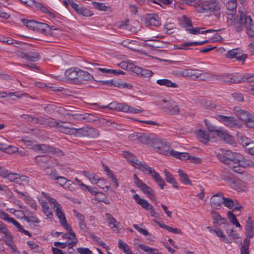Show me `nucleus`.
<instances>
[{
	"mask_svg": "<svg viewBox=\"0 0 254 254\" xmlns=\"http://www.w3.org/2000/svg\"><path fill=\"white\" fill-rule=\"evenodd\" d=\"M0 218L9 223H12L15 226L18 225V222L14 218L9 217L8 215L1 209H0Z\"/></svg>",
	"mask_w": 254,
	"mask_h": 254,
	"instance_id": "2f4dec72",
	"label": "nucleus"
},
{
	"mask_svg": "<svg viewBox=\"0 0 254 254\" xmlns=\"http://www.w3.org/2000/svg\"><path fill=\"white\" fill-rule=\"evenodd\" d=\"M227 216L231 223L235 225L236 227L239 228L241 230L242 229V226L238 222L236 216L232 212L228 211Z\"/></svg>",
	"mask_w": 254,
	"mask_h": 254,
	"instance_id": "58836bf2",
	"label": "nucleus"
},
{
	"mask_svg": "<svg viewBox=\"0 0 254 254\" xmlns=\"http://www.w3.org/2000/svg\"><path fill=\"white\" fill-rule=\"evenodd\" d=\"M254 228L252 219L249 217L246 225V235L247 237L252 238L254 235Z\"/></svg>",
	"mask_w": 254,
	"mask_h": 254,
	"instance_id": "5701e85b",
	"label": "nucleus"
},
{
	"mask_svg": "<svg viewBox=\"0 0 254 254\" xmlns=\"http://www.w3.org/2000/svg\"><path fill=\"white\" fill-rule=\"evenodd\" d=\"M138 247L147 254H161L160 252H158V250L157 249L150 248V247L144 244H139L138 245Z\"/></svg>",
	"mask_w": 254,
	"mask_h": 254,
	"instance_id": "e433bc0d",
	"label": "nucleus"
},
{
	"mask_svg": "<svg viewBox=\"0 0 254 254\" xmlns=\"http://www.w3.org/2000/svg\"><path fill=\"white\" fill-rule=\"evenodd\" d=\"M172 156L181 160H187L190 158V155L188 153L179 152L176 151H172Z\"/></svg>",
	"mask_w": 254,
	"mask_h": 254,
	"instance_id": "473e14b6",
	"label": "nucleus"
},
{
	"mask_svg": "<svg viewBox=\"0 0 254 254\" xmlns=\"http://www.w3.org/2000/svg\"><path fill=\"white\" fill-rule=\"evenodd\" d=\"M61 208L62 207H56V215L59 219V222L64 229H70L71 225L67 223Z\"/></svg>",
	"mask_w": 254,
	"mask_h": 254,
	"instance_id": "ddd939ff",
	"label": "nucleus"
},
{
	"mask_svg": "<svg viewBox=\"0 0 254 254\" xmlns=\"http://www.w3.org/2000/svg\"><path fill=\"white\" fill-rule=\"evenodd\" d=\"M156 82L158 84L160 85L165 86L167 87H178V84L177 83H174L172 82L171 80L167 79H158L156 81Z\"/></svg>",
	"mask_w": 254,
	"mask_h": 254,
	"instance_id": "c85d7f7f",
	"label": "nucleus"
},
{
	"mask_svg": "<svg viewBox=\"0 0 254 254\" xmlns=\"http://www.w3.org/2000/svg\"><path fill=\"white\" fill-rule=\"evenodd\" d=\"M245 27L249 37L254 39V23L250 16L245 17Z\"/></svg>",
	"mask_w": 254,
	"mask_h": 254,
	"instance_id": "9b49d317",
	"label": "nucleus"
},
{
	"mask_svg": "<svg viewBox=\"0 0 254 254\" xmlns=\"http://www.w3.org/2000/svg\"><path fill=\"white\" fill-rule=\"evenodd\" d=\"M15 191L18 194H19L20 197L25 201L27 204L30 205L31 206H33L34 204V201L29 196L27 192H22L18 191L17 190H16Z\"/></svg>",
	"mask_w": 254,
	"mask_h": 254,
	"instance_id": "bb28decb",
	"label": "nucleus"
},
{
	"mask_svg": "<svg viewBox=\"0 0 254 254\" xmlns=\"http://www.w3.org/2000/svg\"><path fill=\"white\" fill-rule=\"evenodd\" d=\"M20 58L33 62L38 61L40 58V54L36 52H29L28 53L20 52L18 54Z\"/></svg>",
	"mask_w": 254,
	"mask_h": 254,
	"instance_id": "9d476101",
	"label": "nucleus"
},
{
	"mask_svg": "<svg viewBox=\"0 0 254 254\" xmlns=\"http://www.w3.org/2000/svg\"><path fill=\"white\" fill-rule=\"evenodd\" d=\"M60 122L51 118H46L45 124L44 126L49 127H57L60 126Z\"/></svg>",
	"mask_w": 254,
	"mask_h": 254,
	"instance_id": "c03bdc74",
	"label": "nucleus"
},
{
	"mask_svg": "<svg viewBox=\"0 0 254 254\" xmlns=\"http://www.w3.org/2000/svg\"><path fill=\"white\" fill-rule=\"evenodd\" d=\"M7 210L10 213H13L17 218H22L26 217L25 213L22 210H14L12 208L8 209Z\"/></svg>",
	"mask_w": 254,
	"mask_h": 254,
	"instance_id": "4d7b16f0",
	"label": "nucleus"
},
{
	"mask_svg": "<svg viewBox=\"0 0 254 254\" xmlns=\"http://www.w3.org/2000/svg\"><path fill=\"white\" fill-rule=\"evenodd\" d=\"M196 10L200 13H203L206 11L214 12L215 16L219 18L220 16V6L219 2L217 0L210 1L198 0L194 4Z\"/></svg>",
	"mask_w": 254,
	"mask_h": 254,
	"instance_id": "f257e3e1",
	"label": "nucleus"
},
{
	"mask_svg": "<svg viewBox=\"0 0 254 254\" xmlns=\"http://www.w3.org/2000/svg\"><path fill=\"white\" fill-rule=\"evenodd\" d=\"M162 140L163 139H160L157 137H153L151 136L148 146L154 148L156 151H157V150L160 147V145H162L161 142Z\"/></svg>",
	"mask_w": 254,
	"mask_h": 254,
	"instance_id": "7c9ffc66",
	"label": "nucleus"
},
{
	"mask_svg": "<svg viewBox=\"0 0 254 254\" xmlns=\"http://www.w3.org/2000/svg\"><path fill=\"white\" fill-rule=\"evenodd\" d=\"M217 119L229 127L240 128L241 124L233 116L218 115Z\"/></svg>",
	"mask_w": 254,
	"mask_h": 254,
	"instance_id": "7ed1b4c3",
	"label": "nucleus"
},
{
	"mask_svg": "<svg viewBox=\"0 0 254 254\" xmlns=\"http://www.w3.org/2000/svg\"><path fill=\"white\" fill-rule=\"evenodd\" d=\"M118 111H121L124 112L129 113L130 106H128L125 104L120 103L117 105Z\"/></svg>",
	"mask_w": 254,
	"mask_h": 254,
	"instance_id": "69168bd1",
	"label": "nucleus"
},
{
	"mask_svg": "<svg viewBox=\"0 0 254 254\" xmlns=\"http://www.w3.org/2000/svg\"><path fill=\"white\" fill-rule=\"evenodd\" d=\"M230 225L227 227H226L225 230L226 232L234 240L237 241L239 238V235L234 231L233 228L230 229Z\"/></svg>",
	"mask_w": 254,
	"mask_h": 254,
	"instance_id": "8fccbe9b",
	"label": "nucleus"
},
{
	"mask_svg": "<svg viewBox=\"0 0 254 254\" xmlns=\"http://www.w3.org/2000/svg\"><path fill=\"white\" fill-rule=\"evenodd\" d=\"M227 165H229L230 167L232 165H237L244 168L248 166H254V163L252 161L246 159L241 154L235 153L227 160Z\"/></svg>",
	"mask_w": 254,
	"mask_h": 254,
	"instance_id": "f03ea898",
	"label": "nucleus"
},
{
	"mask_svg": "<svg viewBox=\"0 0 254 254\" xmlns=\"http://www.w3.org/2000/svg\"><path fill=\"white\" fill-rule=\"evenodd\" d=\"M80 69L78 68H69L65 72V75L70 79H76L78 80V73Z\"/></svg>",
	"mask_w": 254,
	"mask_h": 254,
	"instance_id": "b1692460",
	"label": "nucleus"
},
{
	"mask_svg": "<svg viewBox=\"0 0 254 254\" xmlns=\"http://www.w3.org/2000/svg\"><path fill=\"white\" fill-rule=\"evenodd\" d=\"M133 198L137 204L141 206H149V203L147 201L144 199L141 198L138 194H134L133 195Z\"/></svg>",
	"mask_w": 254,
	"mask_h": 254,
	"instance_id": "864d4df0",
	"label": "nucleus"
},
{
	"mask_svg": "<svg viewBox=\"0 0 254 254\" xmlns=\"http://www.w3.org/2000/svg\"><path fill=\"white\" fill-rule=\"evenodd\" d=\"M70 116L74 117V119L79 121L86 120L87 121H89L91 119L90 117H92V115L91 114H89L88 113H84L83 114H72Z\"/></svg>",
	"mask_w": 254,
	"mask_h": 254,
	"instance_id": "c9c22d12",
	"label": "nucleus"
},
{
	"mask_svg": "<svg viewBox=\"0 0 254 254\" xmlns=\"http://www.w3.org/2000/svg\"><path fill=\"white\" fill-rule=\"evenodd\" d=\"M164 173L166 181L168 183L172 184L173 185V187L175 188H178V184L177 182L175 181L173 176L169 172H168V171L166 169L164 170Z\"/></svg>",
	"mask_w": 254,
	"mask_h": 254,
	"instance_id": "4c0bfd02",
	"label": "nucleus"
},
{
	"mask_svg": "<svg viewBox=\"0 0 254 254\" xmlns=\"http://www.w3.org/2000/svg\"><path fill=\"white\" fill-rule=\"evenodd\" d=\"M240 144L243 146H253L254 142L251 139L245 136H241L238 140Z\"/></svg>",
	"mask_w": 254,
	"mask_h": 254,
	"instance_id": "37998d69",
	"label": "nucleus"
},
{
	"mask_svg": "<svg viewBox=\"0 0 254 254\" xmlns=\"http://www.w3.org/2000/svg\"><path fill=\"white\" fill-rule=\"evenodd\" d=\"M118 247L120 250L123 251L125 254H134L128 244L121 239L118 241Z\"/></svg>",
	"mask_w": 254,
	"mask_h": 254,
	"instance_id": "a878e982",
	"label": "nucleus"
},
{
	"mask_svg": "<svg viewBox=\"0 0 254 254\" xmlns=\"http://www.w3.org/2000/svg\"><path fill=\"white\" fill-rule=\"evenodd\" d=\"M96 198L98 201H102L106 204H109L110 201L105 197V194L103 192H97Z\"/></svg>",
	"mask_w": 254,
	"mask_h": 254,
	"instance_id": "13d9d810",
	"label": "nucleus"
},
{
	"mask_svg": "<svg viewBox=\"0 0 254 254\" xmlns=\"http://www.w3.org/2000/svg\"><path fill=\"white\" fill-rule=\"evenodd\" d=\"M35 160L36 163L39 166H44L45 164H47L49 167L52 166L51 162L54 160L47 155L37 156Z\"/></svg>",
	"mask_w": 254,
	"mask_h": 254,
	"instance_id": "2eb2a0df",
	"label": "nucleus"
},
{
	"mask_svg": "<svg viewBox=\"0 0 254 254\" xmlns=\"http://www.w3.org/2000/svg\"><path fill=\"white\" fill-rule=\"evenodd\" d=\"M21 21L29 29L32 30H36L38 22L32 20H28L25 18L22 19Z\"/></svg>",
	"mask_w": 254,
	"mask_h": 254,
	"instance_id": "f704fd0d",
	"label": "nucleus"
},
{
	"mask_svg": "<svg viewBox=\"0 0 254 254\" xmlns=\"http://www.w3.org/2000/svg\"><path fill=\"white\" fill-rule=\"evenodd\" d=\"M151 137V136L147 134L140 133L138 141L148 146L149 141H150Z\"/></svg>",
	"mask_w": 254,
	"mask_h": 254,
	"instance_id": "a18cd8bd",
	"label": "nucleus"
},
{
	"mask_svg": "<svg viewBox=\"0 0 254 254\" xmlns=\"http://www.w3.org/2000/svg\"><path fill=\"white\" fill-rule=\"evenodd\" d=\"M224 202L225 206H242L238 200L237 199L233 200L229 197H226V200Z\"/></svg>",
	"mask_w": 254,
	"mask_h": 254,
	"instance_id": "49530a36",
	"label": "nucleus"
},
{
	"mask_svg": "<svg viewBox=\"0 0 254 254\" xmlns=\"http://www.w3.org/2000/svg\"><path fill=\"white\" fill-rule=\"evenodd\" d=\"M134 183L135 185L146 194L150 199L154 198V193L151 188L147 186L145 184L139 179L136 174L133 175Z\"/></svg>",
	"mask_w": 254,
	"mask_h": 254,
	"instance_id": "20e7f679",
	"label": "nucleus"
},
{
	"mask_svg": "<svg viewBox=\"0 0 254 254\" xmlns=\"http://www.w3.org/2000/svg\"><path fill=\"white\" fill-rule=\"evenodd\" d=\"M48 29H49L48 25L46 24V23L38 22L35 30L40 32L42 33H45Z\"/></svg>",
	"mask_w": 254,
	"mask_h": 254,
	"instance_id": "603ef678",
	"label": "nucleus"
},
{
	"mask_svg": "<svg viewBox=\"0 0 254 254\" xmlns=\"http://www.w3.org/2000/svg\"><path fill=\"white\" fill-rule=\"evenodd\" d=\"M65 229L67 231V232L62 235V238L64 239H67L69 241V242H67L68 247L69 249H71L77 244L78 240L76 237V234L73 231L71 227L70 229Z\"/></svg>",
	"mask_w": 254,
	"mask_h": 254,
	"instance_id": "423d86ee",
	"label": "nucleus"
},
{
	"mask_svg": "<svg viewBox=\"0 0 254 254\" xmlns=\"http://www.w3.org/2000/svg\"><path fill=\"white\" fill-rule=\"evenodd\" d=\"M211 214L213 220V223L215 224L218 225L224 224L226 225V227H227L230 225L228 221L225 218L222 217L217 212H212Z\"/></svg>",
	"mask_w": 254,
	"mask_h": 254,
	"instance_id": "f3484780",
	"label": "nucleus"
},
{
	"mask_svg": "<svg viewBox=\"0 0 254 254\" xmlns=\"http://www.w3.org/2000/svg\"><path fill=\"white\" fill-rule=\"evenodd\" d=\"M135 168L140 170L143 172H147L149 174L152 175L154 172H156L154 170H152L151 167L147 165L145 163H142L140 161L138 162L137 165L135 166Z\"/></svg>",
	"mask_w": 254,
	"mask_h": 254,
	"instance_id": "393cba45",
	"label": "nucleus"
},
{
	"mask_svg": "<svg viewBox=\"0 0 254 254\" xmlns=\"http://www.w3.org/2000/svg\"><path fill=\"white\" fill-rule=\"evenodd\" d=\"M191 28H187L186 30L188 31L190 34L196 35L198 34H204L206 33H210L212 32H217L218 31H220V30H212V29H208L207 30H202L203 29V28H193L192 26H190Z\"/></svg>",
	"mask_w": 254,
	"mask_h": 254,
	"instance_id": "412c9836",
	"label": "nucleus"
},
{
	"mask_svg": "<svg viewBox=\"0 0 254 254\" xmlns=\"http://www.w3.org/2000/svg\"><path fill=\"white\" fill-rule=\"evenodd\" d=\"M245 17L247 16L242 11H239L236 21L234 23V28L238 32H241L245 27Z\"/></svg>",
	"mask_w": 254,
	"mask_h": 254,
	"instance_id": "6e6552de",
	"label": "nucleus"
},
{
	"mask_svg": "<svg viewBox=\"0 0 254 254\" xmlns=\"http://www.w3.org/2000/svg\"><path fill=\"white\" fill-rule=\"evenodd\" d=\"M92 3L94 8L98 10L106 11L108 8L103 3L96 1H92Z\"/></svg>",
	"mask_w": 254,
	"mask_h": 254,
	"instance_id": "052dcab7",
	"label": "nucleus"
},
{
	"mask_svg": "<svg viewBox=\"0 0 254 254\" xmlns=\"http://www.w3.org/2000/svg\"><path fill=\"white\" fill-rule=\"evenodd\" d=\"M144 21L146 24H148L150 25L157 26L160 24L159 21L153 16H149L148 19L145 18Z\"/></svg>",
	"mask_w": 254,
	"mask_h": 254,
	"instance_id": "6e6d98bb",
	"label": "nucleus"
},
{
	"mask_svg": "<svg viewBox=\"0 0 254 254\" xmlns=\"http://www.w3.org/2000/svg\"><path fill=\"white\" fill-rule=\"evenodd\" d=\"M226 6L228 10L227 14L232 15L233 18V15L235 14L236 12V0H228L226 4Z\"/></svg>",
	"mask_w": 254,
	"mask_h": 254,
	"instance_id": "4be33fe9",
	"label": "nucleus"
},
{
	"mask_svg": "<svg viewBox=\"0 0 254 254\" xmlns=\"http://www.w3.org/2000/svg\"><path fill=\"white\" fill-rule=\"evenodd\" d=\"M178 173L181 181L184 184L191 185V183L188 175L182 170L179 169Z\"/></svg>",
	"mask_w": 254,
	"mask_h": 254,
	"instance_id": "72a5a7b5",
	"label": "nucleus"
},
{
	"mask_svg": "<svg viewBox=\"0 0 254 254\" xmlns=\"http://www.w3.org/2000/svg\"><path fill=\"white\" fill-rule=\"evenodd\" d=\"M34 149L40 153H49L53 152V148L47 144H39L35 146Z\"/></svg>",
	"mask_w": 254,
	"mask_h": 254,
	"instance_id": "c756f323",
	"label": "nucleus"
},
{
	"mask_svg": "<svg viewBox=\"0 0 254 254\" xmlns=\"http://www.w3.org/2000/svg\"><path fill=\"white\" fill-rule=\"evenodd\" d=\"M55 180H57V183L62 186H64L67 183L74 184L71 181L67 180L65 178L58 175Z\"/></svg>",
	"mask_w": 254,
	"mask_h": 254,
	"instance_id": "bf43d9fd",
	"label": "nucleus"
},
{
	"mask_svg": "<svg viewBox=\"0 0 254 254\" xmlns=\"http://www.w3.org/2000/svg\"><path fill=\"white\" fill-rule=\"evenodd\" d=\"M58 128H61V131L65 133L76 135V128H72L69 127H64V125L60 124Z\"/></svg>",
	"mask_w": 254,
	"mask_h": 254,
	"instance_id": "a19ab883",
	"label": "nucleus"
},
{
	"mask_svg": "<svg viewBox=\"0 0 254 254\" xmlns=\"http://www.w3.org/2000/svg\"><path fill=\"white\" fill-rule=\"evenodd\" d=\"M3 151L8 154H12L13 153L17 152L18 148L12 145L7 144L6 147L4 148Z\"/></svg>",
	"mask_w": 254,
	"mask_h": 254,
	"instance_id": "338daca9",
	"label": "nucleus"
},
{
	"mask_svg": "<svg viewBox=\"0 0 254 254\" xmlns=\"http://www.w3.org/2000/svg\"><path fill=\"white\" fill-rule=\"evenodd\" d=\"M226 57L230 59L235 58L238 61L242 62L244 64L248 55L243 53L239 49H234L228 51Z\"/></svg>",
	"mask_w": 254,
	"mask_h": 254,
	"instance_id": "39448f33",
	"label": "nucleus"
},
{
	"mask_svg": "<svg viewBox=\"0 0 254 254\" xmlns=\"http://www.w3.org/2000/svg\"><path fill=\"white\" fill-rule=\"evenodd\" d=\"M247 126L250 128H254V117L250 114L247 119L244 121Z\"/></svg>",
	"mask_w": 254,
	"mask_h": 254,
	"instance_id": "680f3d73",
	"label": "nucleus"
},
{
	"mask_svg": "<svg viewBox=\"0 0 254 254\" xmlns=\"http://www.w3.org/2000/svg\"><path fill=\"white\" fill-rule=\"evenodd\" d=\"M161 145L157 150V152L165 155L172 156V149H170V145L169 143L164 139H163L161 142Z\"/></svg>",
	"mask_w": 254,
	"mask_h": 254,
	"instance_id": "dca6fc26",
	"label": "nucleus"
},
{
	"mask_svg": "<svg viewBox=\"0 0 254 254\" xmlns=\"http://www.w3.org/2000/svg\"><path fill=\"white\" fill-rule=\"evenodd\" d=\"M162 102L167 103L166 105L163 107L165 112L171 115H177L179 113L180 111V108L175 102L173 101H167L164 99L162 100Z\"/></svg>",
	"mask_w": 254,
	"mask_h": 254,
	"instance_id": "0eeeda50",
	"label": "nucleus"
},
{
	"mask_svg": "<svg viewBox=\"0 0 254 254\" xmlns=\"http://www.w3.org/2000/svg\"><path fill=\"white\" fill-rule=\"evenodd\" d=\"M196 134L198 139L204 144H207L210 140L209 134L206 130L199 129L196 131Z\"/></svg>",
	"mask_w": 254,
	"mask_h": 254,
	"instance_id": "aec40b11",
	"label": "nucleus"
},
{
	"mask_svg": "<svg viewBox=\"0 0 254 254\" xmlns=\"http://www.w3.org/2000/svg\"><path fill=\"white\" fill-rule=\"evenodd\" d=\"M226 198L224 196L222 192H218L213 195L210 200V203L212 206H220L222 204L225 206L224 201Z\"/></svg>",
	"mask_w": 254,
	"mask_h": 254,
	"instance_id": "f8f14e48",
	"label": "nucleus"
},
{
	"mask_svg": "<svg viewBox=\"0 0 254 254\" xmlns=\"http://www.w3.org/2000/svg\"><path fill=\"white\" fill-rule=\"evenodd\" d=\"M105 216L109 224V226L110 227V228L113 230L114 232L116 233H119V225L120 224L119 222H118L112 216V215L109 213H106L105 214Z\"/></svg>",
	"mask_w": 254,
	"mask_h": 254,
	"instance_id": "4468645a",
	"label": "nucleus"
},
{
	"mask_svg": "<svg viewBox=\"0 0 254 254\" xmlns=\"http://www.w3.org/2000/svg\"><path fill=\"white\" fill-rule=\"evenodd\" d=\"M152 178L157 183L161 189H164V187L165 186V182L157 172H154Z\"/></svg>",
	"mask_w": 254,
	"mask_h": 254,
	"instance_id": "79ce46f5",
	"label": "nucleus"
},
{
	"mask_svg": "<svg viewBox=\"0 0 254 254\" xmlns=\"http://www.w3.org/2000/svg\"><path fill=\"white\" fill-rule=\"evenodd\" d=\"M15 183L20 185H25L27 184L28 183V178L24 176H19L18 174V177H16L15 180Z\"/></svg>",
	"mask_w": 254,
	"mask_h": 254,
	"instance_id": "09e8293b",
	"label": "nucleus"
},
{
	"mask_svg": "<svg viewBox=\"0 0 254 254\" xmlns=\"http://www.w3.org/2000/svg\"><path fill=\"white\" fill-rule=\"evenodd\" d=\"M234 112L235 115L241 120L244 121L248 119L250 114L248 111L243 110L239 107H235L234 108Z\"/></svg>",
	"mask_w": 254,
	"mask_h": 254,
	"instance_id": "6ab92c4d",
	"label": "nucleus"
},
{
	"mask_svg": "<svg viewBox=\"0 0 254 254\" xmlns=\"http://www.w3.org/2000/svg\"><path fill=\"white\" fill-rule=\"evenodd\" d=\"M220 79L228 84L238 83L244 82V78L238 77L237 75L230 74H223L220 77Z\"/></svg>",
	"mask_w": 254,
	"mask_h": 254,
	"instance_id": "1a4fd4ad",
	"label": "nucleus"
},
{
	"mask_svg": "<svg viewBox=\"0 0 254 254\" xmlns=\"http://www.w3.org/2000/svg\"><path fill=\"white\" fill-rule=\"evenodd\" d=\"M205 125L207 127V128L211 132H215L216 134L217 135V131L219 130V128H217L214 125H213L209 121L205 119L204 120Z\"/></svg>",
	"mask_w": 254,
	"mask_h": 254,
	"instance_id": "5fc2aeb1",
	"label": "nucleus"
},
{
	"mask_svg": "<svg viewBox=\"0 0 254 254\" xmlns=\"http://www.w3.org/2000/svg\"><path fill=\"white\" fill-rule=\"evenodd\" d=\"M78 74V82H82L83 81H89L93 79V76L86 71L80 70Z\"/></svg>",
	"mask_w": 254,
	"mask_h": 254,
	"instance_id": "cd10ccee",
	"label": "nucleus"
},
{
	"mask_svg": "<svg viewBox=\"0 0 254 254\" xmlns=\"http://www.w3.org/2000/svg\"><path fill=\"white\" fill-rule=\"evenodd\" d=\"M5 237H3L5 244L9 246L13 243L12 239L13 237L9 231L7 232V234H4Z\"/></svg>",
	"mask_w": 254,
	"mask_h": 254,
	"instance_id": "774afa93",
	"label": "nucleus"
},
{
	"mask_svg": "<svg viewBox=\"0 0 254 254\" xmlns=\"http://www.w3.org/2000/svg\"><path fill=\"white\" fill-rule=\"evenodd\" d=\"M217 135L227 143L231 144L233 142V136L228 134L222 128H219V130L217 131Z\"/></svg>",
	"mask_w": 254,
	"mask_h": 254,
	"instance_id": "a211bd4d",
	"label": "nucleus"
},
{
	"mask_svg": "<svg viewBox=\"0 0 254 254\" xmlns=\"http://www.w3.org/2000/svg\"><path fill=\"white\" fill-rule=\"evenodd\" d=\"M42 194L49 202L51 205L53 204L54 206H60V205L58 203L57 201L55 198L49 196L47 193L42 191Z\"/></svg>",
	"mask_w": 254,
	"mask_h": 254,
	"instance_id": "3c124183",
	"label": "nucleus"
},
{
	"mask_svg": "<svg viewBox=\"0 0 254 254\" xmlns=\"http://www.w3.org/2000/svg\"><path fill=\"white\" fill-rule=\"evenodd\" d=\"M88 127L80 128H76V135L80 136H87Z\"/></svg>",
	"mask_w": 254,
	"mask_h": 254,
	"instance_id": "0e129e2a",
	"label": "nucleus"
},
{
	"mask_svg": "<svg viewBox=\"0 0 254 254\" xmlns=\"http://www.w3.org/2000/svg\"><path fill=\"white\" fill-rule=\"evenodd\" d=\"M100 135V131L98 129L94 127H89L87 129V136L96 138Z\"/></svg>",
	"mask_w": 254,
	"mask_h": 254,
	"instance_id": "de8ad7c7",
	"label": "nucleus"
},
{
	"mask_svg": "<svg viewBox=\"0 0 254 254\" xmlns=\"http://www.w3.org/2000/svg\"><path fill=\"white\" fill-rule=\"evenodd\" d=\"M27 245L29 248L34 253H41L42 251V248L35 243L31 241L27 242Z\"/></svg>",
	"mask_w": 254,
	"mask_h": 254,
	"instance_id": "ea45409f",
	"label": "nucleus"
},
{
	"mask_svg": "<svg viewBox=\"0 0 254 254\" xmlns=\"http://www.w3.org/2000/svg\"><path fill=\"white\" fill-rule=\"evenodd\" d=\"M45 172L47 175L49 176L53 180L56 179V177H57L58 174L56 171L50 170L49 167L45 168Z\"/></svg>",
	"mask_w": 254,
	"mask_h": 254,
	"instance_id": "e2e57ef3",
	"label": "nucleus"
}]
</instances>
